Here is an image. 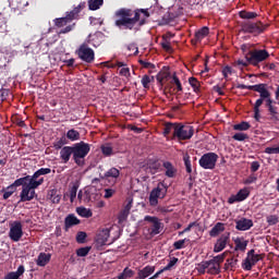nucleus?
I'll list each match as a JSON object with an SVG mask.
<instances>
[{"instance_id": "obj_28", "label": "nucleus", "mask_w": 279, "mask_h": 279, "mask_svg": "<svg viewBox=\"0 0 279 279\" xmlns=\"http://www.w3.org/2000/svg\"><path fill=\"white\" fill-rule=\"evenodd\" d=\"M23 274H25V266L21 265L16 271L9 272L4 279H19Z\"/></svg>"}, {"instance_id": "obj_51", "label": "nucleus", "mask_w": 279, "mask_h": 279, "mask_svg": "<svg viewBox=\"0 0 279 279\" xmlns=\"http://www.w3.org/2000/svg\"><path fill=\"white\" fill-rule=\"evenodd\" d=\"M101 151L104 156H112V146H110L109 144L102 145Z\"/></svg>"}, {"instance_id": "obj_55", "label": "nucleus", "mask_w": 279, "mask_h": 279, "mask_svg": "<svg viewBox=\"0 0 279 279\" xmlns=\"http://www.w3.org/2000/svg\"><path fill=\"white\" fill-rule=\"evenodd\" d=\"M226 258V253L217 255L216 257H214L211 260L218 264V267H221V263H223Z\"/></svg>"}, {"instance_id": "obj_57", "label": "nucleus", "mask_w": 279, "mask_h": 279, "mask_svg": "<svg viewBox=\"0 0 279 279\" xmlns=\"http://www.w3.org/2000/svg\"><path fill=\"white\" fill-rule=\"evenodd\" d=\"M77 243H84L86 241V232L81 231L76 235Z\"/></svg>"}, {"instance_id": "obj_52", "label": "nucleus", "mask_w": 279, "mask_h": 279, "mask_svg": "<svg viewBox=\"0 0 279 279\" xmlns=\"http://www.w3.org/2000/svg\"><path fill=\"white\" fill-rule=\"evenodd\" d=\"M167 77H169V73H167V72H159L157 74V82L160 84V86H162V82H165V80H167Z\"/></svg>"}, {"instance_id": "obj_43", "label": "nucleus", "mask_w": 279, "mask_h": 279, "mask_svg": "<svg viewBox=\"0 0 279 279\" xmlns=\"http://www.w3.org/2000/svg\"><path fill=\"white\" fill-rule=\"evenodd\" d=\"M266 86V84L246 85V90H255V93L260 94Z\"/></svg>"}, {"instance_id": "obj_60", "label": "nucleus", "mask_w": 279, "mask_h": 279, "mask_svg": "<svg viewBox=\"0 0 279 279\" xmlns=\"http://www.w3.org/2000/svg\"><path fill=\"white\" fill-rule=\"evenodd\" d=\"M112 195H114V190H112V189L105 190V195H104L105 199H110V197H112Z\"/></svg>"}, {"instance_id": "obj_49", "label": "nucleus", "mask_w": 279, "mask_h": 279, "mask_svg": "<svg viewBox=\"0 0 279 279\" xmlns=\"http://www.w3.org/2000/svg\"><path fill=\"white\" fill-rule=\"evenodd\" d=\"M257 14L254 12H247V11H241L240 12V17L241 19H256Z\"/></svg>"}, {"instance_id": "obj_2", "label": "nucleus", "mask_w": 279, "mask_h": 279, "mask_svg": "<svg viewBox=\"0 0 279 279\" xmlns=\"http://www.w3.org/2000/svg\"><path fill=\"white\" fill-rule=\"evenodd\" d=\"M257 101H262L260 106H263V101L266 102V108H268V112H269V121H271L272 123H278L279 121L278 107L274 106V100L271 99V92L267 89V85L263 88Z\"/></svg>"}, {"instance_id": "obj_13", "label": "nucleus", "mask_w": 279, "mask_h": 279, "mask_svg": "<svg viewBox=\"0 0 279 279\" xmlns=\"http://www.w3.org/2000/svg\"><path fill=\"white\" fill-rule=\"evenodd\" d=\"M77 56L83 62H93L95 60V51L86 45H82L77 50Z\"/></svg>"}, {"instance_id": "obj_48", "label": "nucleus", "mask_w": 279, "mask_h": 279, "mask_svg": "<svg viewBox=\"0 0 279 279\" xmlns=\"http://www.w3.org/2000/svg\"><path fill=\"white\" fill-rule=\"evenodd\" d=\"M177 264H178V258L172 257L168 263V265L163 267V271H171V268L175 267Z\"/></svg>"}, {"instance_id": "obj_36", "label": "nucleus", "mask_w": 279, "mask_h": 279, "mask_svg": "<svg viewBox=\"0 0 279 279\" xmlns=\"http://www.w3.org/2000/svg\"><path fill=\"white\" fill-rule=\"evenodd\" d=\"M147 171L151 173V175H155V173H158L160 171V162L154 161L148 165Z\"/></svg>"}, {"instance_id": "obj_19", "label": "nucleus", "mask_w": 279, "mask_h": 279, "mask_svg": "<svg viewBox=\"0 0 279 279\" xmlns=\"http://www.w3.org/2000/svg\"><path fill=\"white\" fill-rule=\"evenodd\" d=\"M121 175V172L117 168H111L107 172H105L104 175H100L101 180H108L109 182H112L113 184H117V180H119V177Z\"/></svg>"}, {"instance_id": "obj_59", "label": "nucleus", "mask_w": 279, "mask_h": 279, "mask_svg": "<svg viewBox=\"0 0 279 279\" xmlns=\"http://www.w3.org/2000/svg\"><path fill=\"white\" fill-rule=\"evenodd\" d=\"M258 169H260V163L258 161H253L251 163V171L253 173H256V171H258Z\"/></svg>"}, {"instance_id": "obj_39", "label": "nucleus", "mask_w": 279, "mask_h": 279, "mask_svg": "<svg viewBox=\"0 0 279 279\" xmlns=\"http://www.w3.org/2000/svg\"><path fill=\"white\" fill-rule=\"evenodd\" d=\"M15 192H16V187L12 184L9 185L7 190H4L3 199H10V197H12V195H14Z\"/></svg>"}, {"instance_id": "obj_34", "label": "nucleus", "mask_w": 279, "mask_h": 279, "mask_svg": "<svg viewBox=\"0 0 279 279\" xmlns=\"http://www.w3.org/2000/svg\"><path fill=\"white\" fill-rule=\"evenodd\" d=\"M177 131H178V124L168 123L165 126L163 134L165 136H169V134H173V136H175Z\"/></svg>"}, {"instance_id": "obj_46", "label": "nucleus", "mask_w": 279, "mask_h": 279, "mask_svg": "<svg viewBox=\"0 0 279 279\" xmlns=\"http://www.w3.org/2000/svg\"><path fill=\"white\" fill-rule=\"evenodd\" d=\"M266 221L268 226H276V223L279 221V218L276 215H269L266 217Z\"/></svg>"}, {"instance_id": "obj_44", "label": "nucleus", "mask_w": 279, "mask_h": 279, "mask_svg": "<svg viewBox=\"0 0 279 279\" xmlns=\"http://www.w3.org/2000/svg\"><path fill=\"white\" fill-rule=\"evenodd\" d=\"M90 252V246H85L76 250V255L81 258H84V256H88V253Z\"/></svg>"}, {"instance_id": "obj_1", "label": "nucleus", "mask_w": 279, "mask_h": 279, "mask_svg": "<svg viewBox=\"0 0 279 279\" xmlns=\"http://www.w3.org/2000/svg\"><path fill=\"white\" fill-rule=\"evenodd\" d=\"M116 14L119 16L116 21L117 27H124V29H134L136 25H145V19H149V12L144 9L138 11L120 9Z\"/></svg>"}, {"instance_id": "obj_50", "label": "nucleus", "mask_w": 279, "mask_h": 279, "mask_svg": "<svg viewBox=\"0 0 279 279\" xmlns=\"http://www.w3.org/2000/svg\"><path fill=\"white\" fill-rule=\"evenodd\" d=\"M197 271L198 274H206V271L208 272V263L202 262L201 264H198Z\"/></svg>"}, {"instance_id": "obj_9", "label": "nucleus", "mask_w": 279, "mask_h": 279, "mask_svg": "<svg viewBox=\"0 0 279 279\" xmlns=\"http://www.w3.org/2000/svg\"><path fill=\"white\" fill-rule=\"evenodd\" d=\"M263 257L260 256V254H256V251L251 250L247 252L246 258L242 263V268L245 271H252L254 265H256V263H258V260H260Z\"/></svg>"}, {"instance_id": "obj_4", "label": "nucleus", "mask_w": 279, "mask_h": 279, "mask_svg": "<svg viewBox=\"0 0 279 279\" xmlns=\"http://www.w3.org/2000/svg\"><path fill=\"white\" fill-rule=\"evenodd\" d=\"M86 8V2H81L73 11L66 14L65 17H59L54 20V25L57 27H64V25H69L74 19H77V15L82 10Z\"/></svg>"}, {"instance_id": "obj_5", "label": "nucleus", "mask_w": 279, "mask_h": 279, "mask_svg": "<svg viewBox=\"0 0 279 279\" xmlns=\"http://www.w3.org/2000/svg\"><path fill=\"white\" fill-rule=\"evenodd\" d=\"M167 184L165 182L158 183L157 187L153 189L149 195L150 206H158V199H165L168 191Z\"/></svg>"}, {"instance_id": "obj_7", "label": "nucleus", "mask_w": 279, "mask_h": 279, "mask_svg": "<svg viewBox=\"0 0 279 279\" xmlns=\"http://www.w3.org/2000/svg\"><path fill=\"white\" fill-rule=\"evenodd\" d=\"M39 183L31 181L24 184L22 192L20 193V202H32L36 197V189H38Z\"/></svg>"}, {"instance_id": "obj_18", "label": "nucleus", "mask_w": 279, "mask_h": 279, "mask_svg": "<svg viewBox=\"0 0 279 279\" xmlns=\"http://www.w3.org/2000/svg\"><path fill=\"white\" fill-rule=\"evenodd\" d=\"M250 197V190L247 187H244L240 190L236 195H232L228 202L230 204H236V202H245L246 198Z\"/></svg>"}, {"instance_id": "obj_16", "label": "nucleus", "mask_w": 279, "mask_h": 279, "mask_svg": "<svg viewBox=\"0 0 279 279\" xmlns=\"http://www.w3.org/2000/svg\"><path fill=\"white\" fill-rule=\"evenodd\" d=\"M49 173H51L50 168H40L31 175V180L33 182H37L39 186H43L45 182V178H43V175H49Z\"/></svg>"}, {"instance_id": "obj_20", "label": "nucleus", "mask_w": 279, "mask_h": 279, "mask_svg": "<svg viewBox=\"0 0 279 279\" xmlns=\"http://www.w3.org/2000/svg\"><path fill=\"white\" fill-rule=\"evenodd\" d=\"M253 226H254V221H252V219L241 218L240 220L235 221V228L241 232H245L250 230Z\"/></svg>"}, {"instance_id": "obj_24", "label": "nucleus", "mask_w": 279, "mask_h": 279, "mask_svg": "<svg viewBox=\"0 0 279 279\" xmlns=\"http://www.w3.org/2000/svg\"><path fill=\"white\" fill-rule=\"evenodd\" d=\"M154 271H156V266L147 265L137 271V278L138 279L149 278V276H151L154 274Z\"/></svg>"}, {"instance_id": "obj_8", "label": "nucleus", "mask_w": 279, "mask_h": 279, "mask_svg": "<svg viewBox=\"0 0 279 279\" xmlns=\"http://www.w3.org/2000/svg\"><path fill=\"white\" fill-rule=\"evenodd\" d=\"M9 238L14 243H19L23 239V223L21 221H13L10 223Z\"/></svg>"}, {"instance_id": "obj_25", "label": "nucleus", "mask_w": 279, "mask_h": 279, "mask_svg": "<svg viewBox=\"0 0 279 279\" xmlns=\"http://www.w3.org/2000/svg\"><path fill=\"white\" fill-rule=\"evenodd\" d=\"M47 199H49L52 204H60V201L62 199V195L57 189H52L48 191Z\"/></svg>"}, {"instance_id": "obj_41", "label": "nucleus", "mask_w": 279, "mask_h": 279, "mask_svg": "<svg viewBox=\"0 0 279 279\" xmlns=\"http://www.w3.org/2000/svg\"><path fill=\"white\" fill-rule=\"evenodd\" d=\"M183 162H184L186 172H187V173H193V168H192V166H191V156H189V154H185V155L183 156Z\"/></svg>"}, {"instance_id": "obj_62", "label": "nucleus", "mask_w": 279, "mask_h": 279, "mask_svg": "<svg viewBox=\"0 0 279 279\" xmlns=\"http://www.w3.org/2000/svg\"><path fill=\"white\" fill-rule=\"evenodd\" d=\"M161 47L166 51H171V43H169L167 39H163V43H161Z\"/></svg>"}, {"instance_id": "obj_31", "label": "nucleus", "mask_w": 279, "mask_h": 279, "mask_svg": "<svg viewBox=\"0 0 279 279\" xmlns=\"http://www.w3.org/2000/svg\"><path fill=\"white\" fill-rule=\"evenodd\" d=\"M163 168L166 169L167 178H175V168L173 167L172 162L165 161Z\"/></svg>"}, {"instance_id": "obj_15", "label": "nucleus", "mask_w": 279, "mask_h": 279, "mask_svg": "<svg viewBox=\"0 0 279 279\" xmlns=\"http://www.w3.org/2000/svg\"><path fill=\"white\" fill-rule=\"evenodd\" d=\"M166 90H168V93H182V82H180L178 75H172L170 84L166 85Z\"/></svg>"}, {"instance_id": "obj_10", "label": "nucleus", "mask_w": 279, "mask_h": 279, "mask_svg": "<svg viewBox=\"0 0 279 279\" xmlns=\"http://www.w3.org/2000/svg\"><path fill=\"white\" fill-rule=\"evenodd\" d=\"M193 126L178 124L174 138H178L179 141H189V138H193Z\"/></svg>"}, {"instance_id": "obj_14", "label": "nucleus", "mask_w": 279, "mask_h": 279, "mask_svg": "<svg viewBox=\"0 0 279 279\" xmlns=\"http://www.w3.org/2000/svg\"><path fill=\"white\" fill-rule=\"evenodd\" d=\"M264 29L265 26H263L260 23L246 22L242 25V31H244L246 34H262Z\"/></svg>"}, {"instance_id": "obj_35", "label": "nucleus", "mask_w": 279, "mask_h": 279, "mask_svg": "<svg viewBox=\"0 0 279 279\" xmlns=\"http://www.w3.org/2000/svg\"><path fill=\"white\" fill-rule=\"evenodd\" d=\"M80 225V219L75 217L74 215H69L65 218V228H72V226H77Z\"/></svg>"}, {"instance_id": "obj_37", "label": "nucleus", "mask_w": 279, "mask_h": 279, "mask_svg": "<svg viewBox=\"0 0 279 279\" xmlns=\"http://www.w3.org/2000/svg\"><path fill=\"white\" fill-rule=\"evenodd\" d=\"M66 138L72 142L80 141V132L74 129L69 130L66 132Z\"/></svg>"}, {"instance_id": "obj_29", "label": "nucleus", "mask_w": 279, "mask_h": 279, "mask_svg": "<svg viewBox=\"0 0 279 279\" xmlns=\"http://www.w3.org/2000/svg\"><path fill=\"white\" fill-rule=\"evenodd\" d=\"M221 266L218 263H215L213 259L207 262V274H219Z\"/></svg>"}, {"instance_id": "obj_3", "label": "nucleus", "mask_w": 279, "mask_h": 279, "mask_svg": "<svg viewBox=\"0 0 279 279\" xmlns=\"http://www.w3.org/2000/svg\"><path fill=\"white\" fill-rule=\"evenodd\" d=\"M72 151L74 162H76V165L78 166H82L84 165V159L88 156L90 151V145L84 142L76 143L74 144V146H72Z\"/></svg>"}, {"instance_id": "obj_21", "label": "nucleus", "mask_w": 279, "mask_h": 279, "mask_svg": "<svg viewBox=\"0 0 279 279\" xmlns=\"http://www.w3.org/2000/svg\"><path fill=\"white\" fill-rule=\"evenodd\" d=\"M112 241H110V229H102L97 236L98 245H110Z\"/></svg>"}, {"instance_id": "obj_32", "label": "nucleus", "mask_w": 279, "mask_h": 279, "mask_svg": "<svg viewBox=\"0 0 279 279\" xmlns=\"http://www.w3.org/2000/svg\"><path fill=\"white\" fill-rule=\"evenodd\" d=\"M76 213L80 217H84L85 219H90V217H93V210H90V208L78 207L76 208Z\"/></svg>"}, {"instance_id": "obj_47", "label": "nucleus", "mask_w": 279, "mask_h": 279, "mask_svg": "<svg viewBox=\"0 0 279 279\" xmlns=\"http://www.w3.org/2000/svg\"><path fill=\"white\" fill-rule=\"evenodd\" d=\"M154 80V76H149V75H144L142 77V85L145 87V88H149V84H151V81Z\"/></svg>"}, {"instance_id": "obj_64", "label": "nucleus", "mask_w": 279, "mask_h": 279, "mask_svg": "<svg viewBox=\"0 0 279 279\" xmlns=\"http://www.w3.org/2000/svg\"><path fill=\"white\" fill-rule=\"evenodd\" d=\"M64 145V137H62V138H60L59 141H57L56 143H54V147L57 148V149H62V146Z\"/></svg>"}, {"instance_id": "obj_54", "label": "nucleus", "mask_w": 279, "mask_h": 279, "mask_svg": "<svg viewBox=\"0 0 279 279\" xmlns=\"http://www.w3.org/2000/svg\"><path fill=\"white\" fill-rule=\"evenodd\" d=\"M186 241H189V240L183 239V240H179V241L174 242L173 243L174 250H183L184 244L186 243Z\"/></svg>"}, {"instance_id": "obj_38", "label": "nucleus", "mask_w": 279, "mask_h": 279, "mask_svg": "<svg viewBox=\"0 0 279 279\" xmlns=\"http://www.w3.org/2000/svg\"><path fill=\"white\" fill-rule=\"evenodd\" d=\"M101 5H104V0H89L88 1V8L89 10H99V8H101Z\"/></svg>"}, {"instance_id": "obj_61", "label": "nucleus", "mask_w": 279, "mask_h": 279, "mask_svg": "<svg viewBox=\"0 0 279 279\" xmlns=\"http://www.w3.org/2000/svg\"><path fill=\"white\" fill-rule=\"evenodd\" d=\"M120 75H123V77H130V68H122L120 69Z\"/></svg>"}, {"instance_id": "obj_53", "label": "nucleus", "mask_w": 279, "mask_h": 279, "mask_svg": "<svg viewBox=\"0 0 279 279\" xmlns=\"http://www.w3.org/2000/svg\"><path fill=\"white\" fill-rule=\"evenodd\" d=\"M75 197H77V185H73L70 190V202L72 204L75 202Z\"/></svg>"}, {"instance_id": "obj_27", "label": "nucleus", "mask_w": 279, "mask_h": 279, "mask_svg": "<svg viewBox=\"0 0 279 279\" xmlns=\"http://www.w3.org/2000/svg\"><path fill=\"white\" fill-rule=\"evenodd\" d=\"M226 230V225L223 222H217L213 229L209 231L210 236H219L221 232Z\"/></svg>"}, {"instance_id": "obj_56", "label": "nucleus", "mask_w": 279, "mask_h": 279, "mask_svg": "<svg viewBox=\"0 0 279 279\" xmlns=\"http://www.w3.org/2000/svg\"><path fill=\"white\" fill-rule=\"evenodd\" d=\"M246 138H247V134H245V133H235V134L233 135V140H234V141H240V142H242V141H246Z\"/></svg>"}, {"instance_id": "obj_63", "label": "nucleus", "mask_w": 279, "mask_h": 279, "mask_svg": "<svg viewBox=\"0 0 279 279\" xmlns=\"http://www.w3.org/2000/svg\"><path fill=\"white\" fill-rule=\"evenodd\" d=\"M265 154H279L278 147H267Z\"/></svg>"}, {"instance_id": "obj_30", "label": "nucleus", "mask_w": 279, "mask_h": 279, "mask_svg": "<svg viewBox=\"0 0 279 279\" xmlns=\"http://www.w3.org/2000/svg\"><path fill=\"white\" fill-rule=\"evenodd\" d=\"M32 182V175H26L23 178H20L15 180L11 185L16 189V186H22V189L25 186V184H28Z\"/></svg>"}, {"instance_id": "obj_42", "label": "nucleus", "mask_w": 279, "mask_h": 279, "mask_svg": "<svg viewBox=\"0 0 279 279\" xmlns=\"http://www.w3.org/2000/svg\"><path fill=\"white\" fill-rule=\"evenodd\" d=\"M251 126L247 122H241L239 124H234L233 125V130L238 131V132H246V130H248Z\"/></svg>"}, {"instance_id": "obj_22", "label": "nucleus", "mask_w": 279, "mask_h": 279, "mask_svg": "<svg viewBox=\"0 0 279 279\" xmlns=\"http://www.w3.org/2000/svg\"><path fill=\"white\" fill-rule=\"evenodd\" d=\"M51 262V253H39L35 263L37 267H47Z\"/></svg>"}, {"instance_id": "obj_33", "label": "nucleus", "mask_w": 279, "mask_h": 279, "mask_svg": "<svg viewBox=\"0 0 279 279\" xmlns=\"http://www.w3.org/2000/svg\"><path fill=\"white\" fill-rule=\"evenodd\" d=\"M209 33L210 29L208 28V26H204L195 33V38L196 40H204V38H206Z\"/></svg>"}, {"instance_id": "obj_23", "label": "nucleus", "mask_w": 279, "mask_h": 279, "mask_svg": "<svg viewBox=\"0 0 279 279\" xmlns=\"http://www.w3.org/2000/svg\"><path fill=\"white\" fill-rule=\"evenodd\" d=\"M233 242L235 252H245L247 250V244L250 243V241L245 240L243 236L233 239Z\"/></svg>"}, {"instance_id": "obj_26", "label": "nucleus", "mask_w": 279, "mask_h": 279, "mask_svg": "<svg viewBox=\"0 0 279 279\" xmlns=\"http://www.w3.org/2000/svg\"><path fill=\"white\" fill-rule=\"evenodd\" d=\"M71 156H73V147L71 146H65L61 149L60 151V158L66 165L69 160H71Z\"/></svg>"}, {"instance_id": "obj_58", "label": "nucleus", "mask_w": 279, "mask_h": 279, "mask_svg": "<svg viewBox=\"0 0 279 279\" xmlns=\"http://www.w3.org/2000/svg\"><path fill=\"white\" fill-rule=\"evenodd\" d=\"M129 215H130V211H125V209H123L119 215V223H123V221L128 219Z\"/></svg>"}, {"instance_id": "obj_11", "label": "nucleus", "mask_w": 279, "mask_h": 279, "mask_svg": "<svg viewBox=\"0 0 279 279\" xmlns=\"http://www.w3.org/2000/svg\"><path fill=\"white\" fill-rule=\"evenodd\" d=\"M219 156L215 153H207L199 159V165L203 169H213L217 165Z\"/></svg>"}, {"instance_id": "obj_40", "label": "nucleus", "mask_w": 279, "mask_h": 279, "mask_svg": "<svg viewBox=\"0 0 279 279\" xmlns=\"http://www.w3.org/2000/svg\"><path fill=\"white\" fill-rule=\"evenodd\" d=\"M260 104L262 100H256L254 105V119L255 121H260Z\"/></svg>"}, {"instance_id": "obj_45", "label": "nucleus", "mask_w": 279, "mask_h": 279, "mask_svg": "<svg viewBox=\"0 0 279 279\" xmlns=\"http://www.w3.org/2000/svg\"><path fill=\"white\" fill-rule=\"evenodd\" d=\"M189 83L192 86L194 93H199V81H197V78L190 77Z\"/></svg>"}, {"instance_id": "obj_12", "label": "nucleus", "mask_w": 279, "mask_h": 279, "mask_svg": "<svg viewBox=\"0 0 279 279\" xmlns=\"http://www.w3.org/2000/svg\"><path fill=\"white\" fill-rule=\"evenodd\" d=\"M269 58V52L267 50H254L250 52L248 62L253 66H258L259 62H265Z\"/></svg>"}, {"instance_id": "obj_17", "label": "nucleus", "mask_w": 279, "mask_h": 279, "mask_svg": "<svg viewBox=\"0 0 279 279\" xmlns=\"http://www.w3.org/2000/svg\"><path fill=\"white\" fill-rule=\"evenodd\" d=\"M230 242V233H223L215 243L214 252L219 254V252H223L226 246Z\"/></svg>"}, {"instance_id": "obj_6", "label": "nucleus", "mask_w": 279, "mask_h": 279, "mask_svg": "<svg viewBox=\"0 0 279 279\" xmlns=\"http://www.w3.org/2000/svg\"><path fill=\"white\" fill-rule=\"evenodd\" d=\"M144 221L149 223V227L146 228L149 236H156L160 234V232H162V230L165 229V225L160 222V219H158V217L145 216Z\"/></svg>"}]
</instances>
